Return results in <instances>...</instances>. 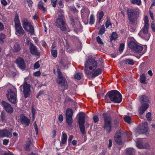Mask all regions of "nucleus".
<instances>
[{
    "mask_svg": "<svg viewBox=\"0 0 155 155\" xmlns=\"http://www.w3.org/2000/svg\"><path fill=\"white\" fill-rule=\"evenodd\" d=\"M107 94L110 100L115 103H119L122 101V96L120 93L117 91L113 90L109 91L106 95L105 100L106 102H109L107 99Z\"/></svg>",
    "mask_w": 155,
    "mask_h": 155,
    "instance_id": "f257e3e1",
    "label": "nucleus"
},
{
    "mask_svg": "<svg viewBox=\"0 0 155 155\" xmlns=\"http://www.w3.org/2000/svg\"><path fill=\"white\" fill-rule=\"evenodd\" d=\"M85 66L84 71L88 77L97 68V62L94 59L90 58L86 60Z\"/></svg>",
    "mask_w": 155,
    "mask_h": 155,
    "instance_id": "f03ea898",
    "label": "nucleus"
},
{
    "mask_svg": "<svg viewBox=\"0 0 155 155\" xmlns=\"http://www.w3.org/2000/svg\"><path fill=\"white\" fill-rule=\"evenodd\" d=\"M63 13V10H60L59 11L58 17L56 19V25L61 31H65L67 30V25L65 21Z\"/></svg>",
    "mask_w": 155,
    "mask_h": 155,
    "instance_id": "7ed1b4c3",
    "label": "nucleus"
},
{
    "mask_svg": "<svg viewBox=\"0 0 155 155\" xmlns=\"http://www.w3.org/2000/svg\"><path fill=\"white\" fill-rule=\"evenodd\" d=\"M127 14L128 19L130 23L133 25L137 24L138 11L135 9L129 8L127 9Z\"/></svg>",
    "mask_w": 155,
    "mask_h": 155,
    "instance_id": "20e7f679",
    "label": "nucleus"
},
{
    "mask_svg": "<svg viewBox=\"0 0 155 155\" xmlns=\"http://www.w3.org/2000/svg\"><path fill=\"white\" fill-rule=\"evenodd\" d=\"M57 71L58 74V78L56 80L57 83L61 87H63L61 90L62 91H64L68 87L67 81L65 77L63 76L62 73L59 69L57 68Z\"/></svg>",
    "mask_w": 155,
    "mask_h": 155,
    "instance_id": "39448f33",
    "label": "nucleus"
},
{
    "mask_svg": "<svg viewBox=\"0 0 155 155\" xmlns=\"http://www.w3.org/2000/svg\"><path fill=\"white\" fill-rule=\"evenodd\" d=\"M103 117L104 121V128L106 130V133L108 134L111 131L112 119L110 116L106 113H104Z\"/></svg>",
    "mask_w": 155,
    "mask_h": 155,
    "instance_id": "423d86ee",
    "label": "nucleus"
},
{
    "mask_svg": "<svg viewBox=\"0 0 155 155\" xmlns=\"http://www.w3.org/2000/svg\"><path fill=\"white\" fill-rule=\"evenodd\" d=\"M21 22L24 29L29 32L31 34L34 35V29L31 22L25 18L22 19Z\"/></svg>",
    "mask_w": 155,
    "mask_h": 155,
    "instance_id": "0eeeda50",
    "label": "nucleus"
},
{
    "mask_svg": "<svg viewBox=\"0 0 155 155\" xmlns=\"http://www.w3.org/2000/svg\"><path fill=\"white\" fill-rule=\"evenodd\" d=\"M22 87H23V92L24 97L26 98L29 96L31 92L30 89V85L28 82L25 81L23 84L20 87V90L21 91H22Z\"/></svg>",
    "mask_w": 155,
    "mask_h": 155,
    "instance_id": "6e6552de",
    "label": "nucleus"
},
{
    "mask_svg": "<svg viewBox=\"0 0 155 155\" xmlns=\"http://www.w3.org/2000/svg\"><path fill=\"white\" fill-rule=\"evenodd\" d=\"M7 97L8 100L11 103L13 104L16 103L17 101L15 90L8 89Z\"/></svg>",
    "mask_w": 155,
    "mask_h": 155,
    "instance_id": "1a4fd4ad",
    "label": "nucleus"
},
{
    "mask_svg": "<svg viewBox=\"0 0 155 155\" xmlns=\"http://www.w3.org/2000/svg\"><path fill=\"white\" fill-rule=\"evenodd\" d=\"M73 114V112L71 109L69 108L66 110L65 113L66 121L68 125L69 126H71L72 124Z\"/></svg>",
    "mask_w": 155,
    "mask_h": 155,
    "instance_id": "9d476101",
    "label": "nucleus"
},
{
    "mask_svg": "<svg viewBox=\"0 0 155 155\" xmlns=\"http://www.w3.org/2000/svg\"><path fill=\"white\" fill-rule=\"evenodd\" d=\"M148 129L147 123L145 122L140 125L139 128L137 129L136 133L138 134H144L147 132Z\"/></svg>",
    "mask_w": 155,
    "mask_h": 155,
    "instance_id": "9b49d317",
    "label": "nucleus"
},
{
    "mask_svg": "<svg viewBox=\"0 0 155 155\" xmlns=\"http://www.w3.org/2000/svg\"><path fill=\"white\" fill-rule=\"evenodd\" d=\"M12 136V134L10 129L5 128L2 130H0V137H6L10 138Z\"/></svg>",
    "mask_w": 155,
    "mask_h": 155,
    "instance_id": "f8f14e48",
    "label": "nucleus"
},
{
    "mask_svg": "<svg viewBox=\"0 0 155 155\" xmlns=\"http://www.w3.org/2000/svg\"><path fill=\"white\" fill-rule=\"evenodd\" d=\"M136 146L140 149H148L150 147L149 143H148L144 142L143 140L141 139L137 141Z\"/></svg>",
    "mask_w": 155,
    "mask_h": 155,
    "instance_id": "ddd939ff",
    "label": "nucleus"
},
{
    "mask_svg": "<svg viewBox=\"0 0 155 155\" xmlns=\"http://www.w3.org/2000/svg\"><path fill=\"white\" fill-rule=\"evenodd\" d=\"M29 50L31 53L33 55L39 56L40 52L38 51V48L32 43H30L29 45Z\"/></svg>",
    "mask_w": 155,
    "mask_h": 155,
    "instance_id": "4468645a",
    "label": "nucleus"
},
{
    "mask_svg": "<svg viewBox=\"0 0 155 155\" xmlns=\"http://www.w3.org/2000/svg\"><path fill=\"white\" fill-rule=\"evenodd\" d=\"M148 18L147 16H146L144 18V26L141 29L140 32H143L144 34H147L148 32V28L149 25L148 23Z\"/></svg>",
    "mask_w": 155,
    "mask_h": 155,
    "instance_id": "2eb2a0df",
    "label": "nucleus"
},
{
    "mask_svg": "<svg viewBox=\"0 0 155 155\" xmlns=\"http://www.w3.org/2000/svg\"><path fill=\"white\" fill-rule=\"evenodd\" d=\"M1 105L4 109L8 113L11 114L13 112V108L8 103L4 101H2L1 102Z\"/></svg>",
    "mask_w": 155,
    "mask_h": 155,
    "instance_id": "dca6fc26",
    "label": "nucleus"
},
{
    "mask_svg": "<svg viewBox=\"0 0 155 155\" xmlns=\"http://www.w3.org/2000/svg\"><path fill=\"white\" fill-rule=\"evenodd\" d=\"M18 66L22 70H25L26 68L25 63L23 58L21 57L18 58L16 61Z\"/></svg>",
    "mask_w": 155,
    "mask_h": 155,
    "instance_id": "f3484780",
    "label": "nucleus"
},
{
    "mask_svg": "<svg viewBox=\"0 0 155 155\" xmlns=\"http://www.w3.org/2000/svg\"><path fill=\"white\" fill-rule=\"evenodd\" d=\"M19 120L24 126H28L30 123V120L23 115H21Z\"/></svg>",
    "mask_w": 155,
    "mask_h": 155,
    "instance_id": "a211bd4d",
    "label": "nucleus"
},
{
    "mask_svg": "<svg viewBox=\"0 0 155 155\" xmlns=\"http://www.w3.org/2000/svg\"><path fill=\"white\" fill-rule=\"evenodd\" d=\"M85 114L83 112L80 113L79 114L78 123L79 124H84L85 120Z\"/></svg>",
    "mask_w": 155,
    "mask_h": 155,
    "instance_id": "6ab92c4d",
    "label": "nucleus"
},
{
    "mask_svg": "<svg viewBox=\"0 0 155 155\" xmlns=\"http://www.w3.org/2000/svg\"><path fill=\"white\" fill-rule=\"evenodd\" d=\"M149 106V104H143L139 109V113L140 114H143L148 108Z\"/></svg>",
    "mask_w": 155,
    "mask_h": 155,
    "instance_id": "aec40b11",
    "label": "nucleus"
},
{
    "mask_svg": "<svg viewBox=\"0 0 155 155\" xmlns=\"http://www.w3.org/2000/svg\"><path fill=\"white\" fill-rule=\"evenodd\" d=\"M121 134L120 132H117L116 133L115 136L114 137V140L117 143L120 145L122 143L121 140Z\"/></svg>",
    "mask_w": 155,
    "mask_h": 155,
    "instance_id": "412c9836",
    "label": "nucleus"
},
{
    "mask_svg": "<svg viewBox=\"0 0 155 155\" xmlns=\"http://www.w3.org/2000/svg\"><path fill=\"white\" fill-rule=\"evenodd\" d=\"M16 31V34L18 36H20L21 35H23L24 32V31L21 25L15 27Z\"/></svg>",
    "mask_w": 155,
    "mask_h": 155,
    "instance_id": "4be33fe9",
    "label": "nucleus"
},
{
    "mask_svg": "<svg viewBox=\"0 0 155 155\" xmlns=\"http://www.w3.org/2000/svg\"><path fill=\"white\" fill-rule=\"evenodd\" d=\"M143 48V47L142 46H140L137 44L133 51L137 53H141V54H143V53H142L141 51H142Z\"/></svg>",
    "mask_w": 155,
    "mask_h": 155,
    "instance_id": "5701e85b",
    "label": "nucleus"
},
{
    "mask_svg": "<svg viewBox=\"0 0 155 155\" xmlns=\"http://www.w3.org/2000/svg\"><path fill=\"white\" fill-rule=\"evenodd\" d=\"M67 136L66 133L62 132V137L61 139V141L60 142V145L61 146V144H65L67 142Z\"/></svg>",
    "mask_w": 155,
    "mask_h": 155,
    "instance_id": "b1692460",
    "label": "nucleus"
},
{
    "mask_svg": "<svg viewBox=\"0 0 155 155\" xmlns=\"http://www.w3.org/2000/svg\"><path fill=\"white\" fill-rule=\"evenodd\" d=\"M14 21L15 22V27L21 25V23L19 18V16L17 14H15Z\"/></svg>",
    "mask_w": 155,
    "mask_h": 155,
    "instance_id": "393cba45",
    "label": "nucleus"
},
{
    "mask_svg": "<svg viewBox=\"0 0 155 155\" xmlns=\"http://www.w3.org/2000/svg\"><path fill=\"white\" fill-rule=\"evenodd\" d=\"M137 44L134 41H131L128 43V45L129 48H130L133 51L135 47L137 45Z\"/></svg>",
    "mask_w": 155,
    "mask_h": 155,
    "instance_id": "a878e982",
    "label": "nucleus"
},
{
    "mask_svg": "<svg viewBox=\"0 0 155 155\" xmlns=\"http://www.w3.org/2000/svg\"><path fill=\"white\" fill-rule=\"evenodd\" d=\"M93 71L94 72L92 73L91 75V77L92 78H95L101 74V69L100 68L97 69Z\"/></svg>",
    "mask_w": 155,
    "mask_h": 155,
    "instance_id": "bb28decb",
    "label": "nucleus"
},
{
    "mask_svg": "<svg viewBox=\"0 0 155 155\" xmlns=\"http://www.w3.org/2000/svg\"><path fill=\"white\" fill-rule=\"evenodd\" d=\"M38 7L39 9L42 10L44 12L46 11V8L44 6L43 3L41 1L39 2Z\"/></svg>",
    "mask_w": 155,
    "mask_h": 155,
    "instance_id": "cd10ccee",
    "label": "nucleus"
},
{
    "mask_svg": "<svg viewBox=\"0 0 155 155\" xmlns=\"http://www.w3.org/2000/svg\"><path fill=\"white\" fill-rule=\"evenodd\" d=\"M139 98L140 101L142 103L144 102H148L149 101L148 98L145 95H141L140 96Z\"/></svg>",
    "mask_w": 155,
    "mask_h": 155,
    "instance_id": "c85d7f7f",
    "label": "nucleus"
},
{
    "mask_svg": "<svg viewBox=\"0 0 155 155\" xmlns=\"http://www.w3.org/2000/svg\"><path fill=\"white\" fill-rule=\"evenodd\" d=\"M124 62L126 64L133 65L135 64V61L132 59L128 58L124 61Z\"/></svg>",
    "mask_w": 155,
    "mask_h": 155,
    "instance_id": "c756f323",
    "label": "nucleus"
},
{
    "mask_svg": "<svg viewBox=\"0 0 155 155\" xmlns=\"http://www.w3.org/2000/svg\"><path fill=\"white\" fill-rule=\"evenodd\" d=\"M140 81L141 83L143 84H146V78L145 75L143 74H142L140 76Z\"/></svg>",
    "mask_w": 155,
    "mask_h": 155,
    "instance_id": "7c9ffc66",
    "label": "nucleus"
},
{
    "mask_svg": "<svg viewBox=\"0 0 155 155\" xmlns=\"http://www.w3.org/2000/svg\"><path fill=\"white\" fill-rule=\"evenodd\" d=\"M80 129L81 133L83 134H86V132L85 130L84 124H79Z\"/></svg>",
    "mask_w": 155,
    "mask_h": 155,
    "instance_id": "2f4dec72",
    "label": "nucleus"
},
{
    "mask_svg": "<svg viewBox=\"0 0 155 155\" xmlns=\"http://www.w3.org/2000/svg\"><path fill=\"white\" fill-rule=\"evenodd\" d=\"M31 143V140L30 139L28 138V142L26 143L25 147V149L26 150H29V148Z\"/></svg>",
    "mask_w": 155,
    "mask_h": 155,
    "instance_id": "473e14b6",
    "label": "nucleus"
},
{
    "mask_svg": "<svg viewBox=\"0 0 155 155\" xmlns=\"http://www.w3.org/2000/svg\"><path fill=\"white\" fill-rule=\"evenodd\" d=\"M14 48L15 51H18L21 49L20 46L17 43H16L14 45Z\"/></svg>",
    "mask_w": 155,
    "mask_h": 155,
    "instance_id": "72a5a7b5",
    "label": "nucleus"
},
{
    "mask_svg": "<svg viewBox=\"0 0 155 155\" xmlns=\"http://www.w3.org/2000/svg\"><path fill=\"white\" fill-rule=\"evenodd\" d=\"M124 120L127 123L130 124V123L131 119L129 116H124Z\"/></svg>",
    "mask_w": 155,
    "mask_h": 155,
    "instance_id": "f704fd0d",
    "label": "nucleus"
},
{
    "mask_svg": "<svg viewBox=\"0 0 155 155\" xmlns=\"http://www.w3.org/2000/svg\"><path fill=\"white\" fill-rule=\"evenodd\" d=\"M94 17L93 15L92 14L91 15L90 18L89 23L91 25H92L94 23Z\"/></svg>",
    "mask_w": 155,
    "mask_h": 155,
    "instance_id": "c9c22d12",
    "label": "nucleus"
},
{
    "mask_svg": "<svg viewBox=\"0 0 155 155\" xmlns=\"http://www.w3.org/2000/svg\"><path fill=\"white\" fill-rule=\"evenodd\" d=\"M130 2L132 4H136L138 5H140L141 4L140 0H130Z\"/></svg>",
    "mask_w": 155,
    "mask_h": 155,
    "instance_id": "e433bc0d",
    "label": "nucleus"
},
{
    "mask_svg": "<svg viewBox=\"0 0 155 155\" xmlns=\"http://www.w3.org/2000/svg\"><path fill=\"white\" fill-rule=\"evenodd\" d=\"M134 151L131 149H127V155H134Z\"/></svg>",
    "mask_w": 155,
    "mask_h": 155,
    "instance_id": "4c0bfd02",
    "label": "nucleus"
},
{
    "mask_svg": "<svg viewBox=\"0 0 155 155\" xmlns=\"http://www.w3.org/2000/svg\"><path fill=\"white\" fill-rule=\"evenodd\" d=\"M117 35L115 32H113L111 36V40H116L117 38Z\"/></svg>",
    "mask_w": 155,
    "mask_h": 155,
    "instance_id": "58836bf2",
    "label": "nucleus"
},
{
    "mask_svg": "<svg viewBox=\"0 0 155 155\" xmlns=\"http://www.w3.org/2000/svg\"><path fill=\"white\" fill-rule=\"evenodd\" d=\"M1 117L2 120L3 122L5 121V113L4 111H2L1 114Z\"/></svg>",
    "mask_w": 155,
    "mask_h": 155,
    "instance_id": "ea45409f",
    "label": "nucleus"
},
{
    "mask_svg": "<svg viewBox=\"0 0 155 155\" xmlns=\"http://www.w3.org/2000/svg\"><path fill=\"white\" fill-rule=\"evenodd\" d=\"M111 25L110 18L108 17L107 18V21L105 23V26L106 28H107L110 25Z\"/></svg>",
    "mask_w": 155,
    "mask_h": 155,
    "instance_id": "a19ab883",
    "label": "nucleus"
},
{
    "mask_svg": "<svg viewBox=\"0 0 155 155\" xmlns=\"http://www.w3.org/2000/svg\"><path fill=\"white\" fill-rule=\"evenodd\" d=\"M5 35L3 33L0 34V42H3V40L5 38Z\"/></svg>",
    "mask_w": 155,
    "mask_h": 155,
    "instance_id": "79ce46f5",
    "label": "nucleus"
},
{
    "mask_svg": "<svg viewBox=\"0 0 155 155\" xmlns=\"http://www.w3.org/2000/svg\"><path fill=\"white\" fill-rule=\"evenodd\" d=\"M105 32V28L104 25H102L101 26V28L100 29L99 34L102 35Z\"/></svg>",
    "mask_w": 155,
    "mask_h": 155,
    "instance_id": "37998d69",
    "label": "nucleus"
},
{
    "mask_svg": "<svg viewBox=\"0 0 155 155\" xmlns=\"http://www.w3.org/2000/svg\"><path fill=\"white\" fill-rule=\"evenodd\" d=\"M104 15V12L103 11L101 12L99 15V22L100 23L101 19L102 18L103 16Z\"/></svg>",
    "mask_w": 155,
    "mask_h": 155,
    "instance_id": "c03bdc74",
    "label": "nucleus"
},
{
    "mask_svg": "<svg viewBox=\"0 0 155 155\" xmlns=\"http://www.w3.org/2000/svg\"><path fill=\"white\" fill-rule=\"evenodd\" d=\"M81 73H78L74 76V78L78 80H80L81 78Z\"/></svg>",
    "mask_w": 155,
    "mask_h": 155,
    "instance_id": "a18cd8bd",
    "label": "nucleus"
},
{
    "mask_svg": "<svg viewBox=\"0 0 155 155\" xmlns=\"http://www.w3.org/2000/svg\"><path fill=\"white\" fill-rule=\"evenodd\" d=\"M151 114L150 112L147 113L146 115V117L148 121H150L151 120Z\"/></svg>",
    "mask_w": 155,
    "mask_h": 155,
    "instance_id": "49530a36",
    "label": "nucleus"
},
{
    "mask_svg": "<svg viewBox=\"0 0 155 155\" xmlns=\"http://www.w3.org/2000/svg\"><path fill=\"white\" fill-rule=\"evenodd\" d=\"M51 53L52 56L56 58L57 56V51L56 50H52L51 51Z\"/></svg>",
    "mask_w": 155,
    "mask_h": 155,
    "instance_id": "de8ad7c7",
    "label": "nucleus"
},
{
    "mask_svg": "<svg viewBox=\"0 0 155 155\" xmlns=\"http://www.w3.org/2000/svg\"><path fill=\"white\" fill-rule=\"evenodd\" d=\"M97 42V43L101 45H103V43L99 36H97L96 38Z\"/></svg>",
    "mask_w": 155,
    "mask_h": 155,
    "instance_id": "09e8293b",
    "label": "nucleus"
},
{
    "mask_svg": "<svg viewBox=\"0 0 155 155\" xmlns=\"http://www.w3.org/2000/svg\"><path fill=\"white\" fill-rule=\"evenodd\" d=\"M124 44L123 43H122L120 44V48H119V51L121 52L123 51L124 49Z\"/></svg>",
    "mask_w": 155,
    "mask_h": 155,
    "instance_id": "8fccbe9b",
    "label": "nucleus"
},
{
    "mask_svg": "<svg viewBox=\"0 0 155 155\" xmlns=\"http://www.w3.org/2000/svg\"><path fill=\"white\" fill-rule=\"evenodd\" d=\"M93 119L95 123L97 122L99 120L97 116L96 115H95L93 116Z\"/></svg>",
    "mask_w": 155,
    "mask_h": 155,
    "instance_id": "3c124183",
    "label": "nucleus"
},
{
    "mask_svg": "<svg viewBox=\"0 0 155 155\" xmlns=\"http://www.w3.org/2000/svg\"><path fill=\"white\" fill-rule=\"evenodd\" d=\"M40 67V65L39 64V61L36 62L34 65V67L35 69L39 68Z\"/></svg>",
    "mask_w": 155,
    "mask_h": 155,
    "instance_id": "603ef678",
    "label": "nucleus"
},
{
    "mask_svg": "<svg viewBox=\"0 0 155 155\" xmlns=\"http://www.w3.org/2000/svg\"><path fill=\"white\" fill-rule=\"evenodd\" d=\"M34 126L35 129V131L36 132V135H37L38 134V126H37V125L36 124V122H34Z\"/></svg>",
    "mask_w": 155,
    "mask_h": 155,
    "instance_id": "864d4df0",
    "label": "nucleus"
},
{
    "mask_svg": "<svg viewBox=\"0 0 155 155\" xmlns=\"http://www.w3.org/2000/svg\"><path fill=\"white\" fill-rule=\"evenodd\" d=\"M151 27L153 31L155 32V25L154 21H152L151 24Z\"/></svg>",
    "mask_w": 155,
    "mask_h": 155,
    "instance_id": "5fc2aeb1",
    "label": "nucleus"
},
{
    "mask_svg": "<svg viewBox=\"0 0 155 155\" xmlns=\"http://www.w3.org/2000/svg\"><path fill=\"white\" fill-rule=\"evenodd\" d=\"M58 120L60 123H61L63 120V115L61 114H60L58 116Z\"/></svg>",
    "mask_w": 155,
    "mask_h": 155,
    "instance_id": "6e6d98bb",
    "label": "nucleus"
},
{
    "mask_svg": "<svg viewBox=\"0 0 155 155\" xmlns=\"http://www.w3.org/2000/svg\"><path fill=\"white\" fill-rule=\"evenodd\" d=\"M44 92L43 91H40L38 93V94L36 97L37 98H38V97L39 96L41 95V94H44Z\"/></svg>",
    "mask_w": 155,
    "mask_h": 155,
    "instance_id": "4d7b16f0",
    "label": "nucleus"
},
{
    "mask_svg": "<svg viewBox=\"0 0 155 155\" xmlns=\"http://www.w3.org/2000/svg\"><path fill=\"white\" fill-rule=\"evenodd\" d=\"M27 2L28 5L29 7H31L32 6V4L33 3L32 2L31 0H26Z\"/></svg>",
    "mask_w": 155,
    "mask_h": 155,
    "instance_id": "13d9d810",
    "label": "nucleus"
},
{
    "mask_svg": "<svg viewBox=\"0 0 155 155\" xmlns=\"http://www.w3.org/2000/svg\"><path fill=\"white\" fill-rule=\"evenodd\" d=\"M56 0H53L51 1V4L53 7H55L56 4Z\"/></svg>",
    "mask_w": 155,
    "mask_h": 155,
    "instance_id": "bf43d9fd",
    "label": "nucleus"
},
{
    "mask_svg": "<svg viewBox=\"0 0 155 155\" xmlns=\"http://www.w3.org/2000/svg\"><path fill=\"white\" fill-rule=\"evenodd\" d=\"M4 28L3 24L0 22V31L3 30L4 29Z\"/></svg>",
    "mask_w": 155,
    "mask_h": 155,
    "instance_id": "052dcab7",
    "label": "nucleus"
},
{
    "mask_svg": "<svg viewBox=\"0 0 155 155\" xmlns=\"http://www.w3.org/2000/svg\"><path fill=\"white\" fill-rule=\"evenodd\" d=\"M40 74L41 73L39 71L36 72L34 73V75L35 76H39Z\"/></svg>",
    "mask_w": 155,
    "mask_h": 155,
    "instance_id": "680f3d73",
    "label": "nucleus"
},
{
    "mask_svg": "<svg viewBox=\"0 0 155 155\" xmlns=\"http://www.w3.org/2000/svg\"><path fill=\"white\" fill-rule=\"evenodd\" d=\"M35 109L33 107H32V109H31V112H32V116L33 117H34L35 116Z\"/></svg>",
    "mask_w": 155,
    "mask_h": 155,
    "instance_id": "e2e57ef3",
    "label": "nucleus"
},
{
    "mask_svg": "<svg viewBox=\"0 0 155 155\" xmlns=\"http://www.w3.org/2000/svg\"><path fill=\"white\" fill-rule=\"evenodd\" d=\"M150 17L152 20H154L153 12L150 10L149 11Z\"/></svg>",
    "mask_w": 155,
    "mask_h": 155,
    "instance_id": "0e129e2a",
    "label": "nucleus"
},
{
    "mask_svg": "<svg viewBox=\"0 0 155 155\" xmlns=\"http://www.w3.org/2000/svg\"><path fill=\"white\" fill-rule=\"evenodd\" d=\"M1 3L4 6H5L7 4V2L5 0L1 1Z\"/></svg>",
    "mask_w": 155,
    "mask_h": 155,
    "instance_id": "69168bd1",
    "label": "nucleus"
},
{
    "mask_svg": "<svg viewBox=\"0 0 155 155\" xmlns=\"http://www.w3.org/2000/svg\"><path fill=\"white\" fill-rule=\"evenodd\" d=\"M8 140L7 139H4L3 140V144L4 145H7L8 143Z\"/></svg>",
    "mask_w": 155,
    "mask_h": 155,
    "instance_id": "338daca9",
    "label": "nucleus"
},
{
    "mask_svg": "<svg viewBox=\"0 0 155 155\" xmlns=\"http://www.w3.org/2000/svg\"><path fill=\"white\" fill-rule=\"evenodd\" d=\"M73 136L72 135H71L69 136L68 139V142L69 143H71V141L72 140V139H73Z\"/></svg>",
    "mask_w": 155,
    "mask_h": 155,
    "instance_id": "774afa93",
    "label": "nucleus"
}]
</instances>
